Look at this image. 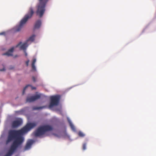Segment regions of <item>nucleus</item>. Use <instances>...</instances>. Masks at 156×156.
I'll use <instances>...</instances> for the list:
<instances>
[{"instance_id":"20e7f679","label":"nucleus","mask_w":156,"mask_h":156,"mask_svg":"<svg viewBox=\"0 0 156 156\" xmlns=\"http://www.w3.org/2000/svg\"><path fill=\"white\" fill-rule=\"evenodd\" d=\"M39 4L36 13L40 17H42L45 11V7L48 0H38Z\"/></svg>"},{"instance_id":"4be33fe9","label":"nucleus","mask_w":156,"mask_h":156,"mask_svg":"<svg viewBox=\"0 0 156 156\" xmlns=\"http://www.w3.org/2000/svg\"><path fill=\"white\" fill-rule=\"evenodd\" d=\"M24 51V52H25V55L26 56H27V53L26 52V50Z\"/></svg>"},{"instance_id":"9b49d317","label":"nucleus","mask_w":156,"mask_h":156,"mask_svg":"<svg viewBox=\"0 0 156 156\" xmlns=\"http://www.w3.org/2000/svg\"><path fill=\"white\" fill-rule=\"evenodd\" d=\"M28 45L27 44V42L26 41L25 43L22 44L20 47V50H22L24 51L26 50V48Z\"/></svg>"},{"instance_id":"b1692460","label":"nucleus","mask_w":156,"mask_h":156,"mask_svg":"<svg viewBox=\"0 0 156 156\" xmlns=\"http://www.w3.org/2000/svg\"><path fill=\"white\" fill-rule=\"evenodd\" d=\"M3 33H2L1 34H3Z\"/></svg>"},{"instance_id":"aec40b11","label":"nucleus","mask_w":156,"mask_h":156,"mask_svg":"<svg viewBox=\"0 0 156 156\" xmlns=\"http://www.w3.org/2000/svg\"><path fill=\"white\" fill-rule=\"evenodd\" d=\"M29 60H28L26 62V66H28L29 65Z\"/></svg>"},{"instance_id":"9d476101","label":"nucleus","mask_w":156,"mask_h":156,"mask_svg":"<svg viewBox=\"0 0 156 156\" xmlns=\"http://www.w3.org/2000/svg\"><path fill=\"white\" fill-rule=\"evenodd\" d=\"M14 49V48L12 47L9 49L7 52L2 54L3 55H7L8 56L12 55V53Z\"/></svg>"},{"instance_id":"2eb2a0df","label":"nucleus","mask_w":156,"mask_h":156,"mask_svg":"<svg viewBox=\"0 0 156 156\" xmlns=\"http://www.w3.org/2000/svg\"><path fill=\"white\" fill-rule=\"evenodd\" d=\"M46 106H43L41 107H33V110H38L41 109L46 108Z\"/></svg>"},{"instance_id":"6ab92c4d","label":"nucleus","mask_w":156,"mask_h":156,"mask_svg":"<svg viewBox=\"0 0 156 156\" xmlns=\"http://www.w3.org/2000/svg\"><path fill=\"white\" fill-rule=\"evenodd\" d=\"M32 80H33V81L34 82H36V78L34 77V76H33L32 77Z\"/></svg>"},{"instance_id":"a211bd4d","label":"nucleus","mask_w":156,"mask_h":156,"mask_svg":"<svg viewBox=\"0 0 156 156\" xmlns=\"http://www.w3.org/2000/svg\"><path fill=\"white\" fill-rule=\"evenodd\" d=\"M86 143H84L83 145V150H85L86 149Z\"/></svg>"},{"instance_id":"ddd939ff","label":"nucleus","mask_w":156,"mask_h":156,"mask_svg":"<svg viewBox=\"0 0 156 156\" xmlns=\"http://www.w3.org/2000/svg\"><path fill=\"white\" fill-rule=\"evenodd\" d=\"M29 86H30L31 87L32 90H35L36 89V88L35 87H32L30 85H28L26 86V87L24 88L23 91V94H24L25 90L26 88Z\"/></svg>"},{"instance_id":"1a4fd4ad","label":"nucleus","mask_w":156,"mask_h":156,"mask_svg":"<svg viewBox=\"0 0 156 156\" xmlns=\"http://www.w3.org/2000/svg\"><path fill=\"white\" fill-rule=\"evenodd\" d=\"M41 25V20H37L34 25V29H38L39 28Z\"/></svg>"},{"instance_id":"4468645a","label":"nucleus","mask_w":156,"mask_h":156,"mask_svg":"<svg viewBox=\"0 0 156 156\" xmlns=\"http://www.w3.org/2000/svg\"><path fill=\"white\" fill-rule=\"evenodd\" d=\"M35 37V35L34 34H33L30 36L26 41L27 42L28 41H30L32 42L34 41V38Z\"/></svg>"},{"instance_id":"423d86ee","label":"nucleus","mask_w":156,"mask_h":156,"mask_svg":"<svg viewBox=\"0 0 156 156\" xmlns=\"http://www.w3.org/2000/svg\"><path fill=\"white\" fill-rule=\"evenodd\" d=\"M23 122L21 119H18L13 121L12 123V127L13 128H16L21 125Z\"/></svg>"},{"instance_id":"dca6fc26","label":"nucleus","mask_w":156,"mask_h":156,"mask_svg":"<svg viewBox=\"0 0 156 156\" xmlns=\"http://www.w3.org/2000/svg\"><path fill=\"white\" fill-rule=\"evenodd\" d=\"M68 122L69 124V125L72 129L73 130H75V127L73 125V124L71 122V121L69 120H68Z\"/></svg>"},{"instance_id":"39448f33","label":"nucleus","mask_w":156,"mask_h":156,"mask_svg":"<svg viewBox=\"0 0 156 156\" xmlns=\"http://www.w3.org/2000/svg\"><path fill=\"white\" fill-rule=\"evenodd\" d=\"M60 100V96L59 95L52 96L50 97V102L49 107L50 108L57 106Z\"/></svg>"},{"instance_id":"f3484780","label":"nucleus","mask_w":156,"mask_h":156,"mask_svg":"<svg viewBox=\"0 0 156 156\" xmlns=\"http://www.w3.org/2000/svg\"><path fill=\"white\" fill-rule=\"evenodd\" d=\"M78 135L79 136L81 137H83L85 136V135L83 133L81 132H79Z\"/></svg>"},{"instance_id":"0eeeda50","label":"nucleus","mask_w":156,"mask_h":156,"mask_svg":"<svg viewBox=\"0 0 156 156\" xmlns=\"http://www.w3.org/2000/svg\"><path fill=\"white\" fill-rule=\"evenodd\" d=\"M41 95L40 94H36L34 96L27 97V98L26 101L29 102H32L39 99Z\"/></svg>"},{"instance_id":"f03ea898","label":"nucleus","mask_w":156,"mask_h":156,"mask_svg":"<svg viewBox=\"0 0 156 156\" xmlns=\"http://www.w3.org/2000/svg\"><path fill=\"white\" fill-rule=\"evenodd\" d=\"M34 13V12L33 8L30 7L28 13L25 15L24 17L20 21L19 25L16 26L13 28L14 31L15 32L20 31L28 20L32 17Z\"/></svg>"},{"instance_id":"6e6552de","label":"nucleus","mask_w":156,"mask_h":156,"mask_svg":"<svg viewBox=\"0 0 156 156\" xmlns=\"http://www.w3.org/2000/svg\"><path fill=\"white\" fill-rule=\"evenodd\" d=\"M33 140H29L27 142L24 148V150H27L29 149L31 147L32 144L33 143Z\"/></svg>"},{"instance_id":"7ed1b4c3","label":"nucleus","mask_w":156,"mask_h":156,"mask_svg":"<svg viewBox=\"0 0 156 156\" xmlns=\"http://www.w3.org/2000/svg\"><path fill=\"white\" fill-rule=\"evenodd\" d=\"M53 129L51 126L48 125H44L38 127L34 134L36 136H41L44 135L46 132L52 130Z\"/></svg>"},{"instance_id":"f257e3e1","label":"nucleus","mask_w":156,"mask_h":156,"mask_svg":"<svg viewBox=\"0 0 156 156\" xmlns=\"http://www.w3.org/2000/svg\"><path fill=\"white\" fill-rule=\"evenodd\" d=\"M37 125V123L35 122L29 123L20 129L9 131L6 144H7L13 140L14 141L8 152L4 156H11L17 148L23 142L24 139L22 136L23 134L30 131Z\"/></svg>"},{"instance_id":"5701e85b","label":"nucleus","mask_w":156,"mask_h":156,"mask_svg":"<svg viewBox=\"0 0 156 156\" xmlns=\"http://www.w3.org/2000/svg\"><path fill=\"white\" fill-rule=\"evenodd\" d=\"M5 68H4L2 69H0V71H5Z\"/></svg>"},{"instance_id":"412c9836","label":"nucleus","mask_w":156,"mask_h":156,"mask_svg":"<svg viewBox=\"0 0 156 156\" xmlns=\"http://www.w3.org/2000/svg\"><path fill=\"white\" fill-rule=\"evenodd\" d=\"M22 44V42H20L19 43H18L16 46V47H17L20 45Z\"/></svg>"},{"instance_id":"f8f14e48","label":"nucleus","mask_w":156,"mask_h":156,"mask_svg":"<svg viewBox=\"0 0 156 156\" xmlns=\"http://www.w3.org/2000/svg\"><path fill=\"white\" fill-rule=\"evenodd\" d=\"M36 59L34 58L33 59V61L31 64L32 69L33 71H35L36 70V67L35 66V64L36 62Z\"/></svg>"}]
</instances>
